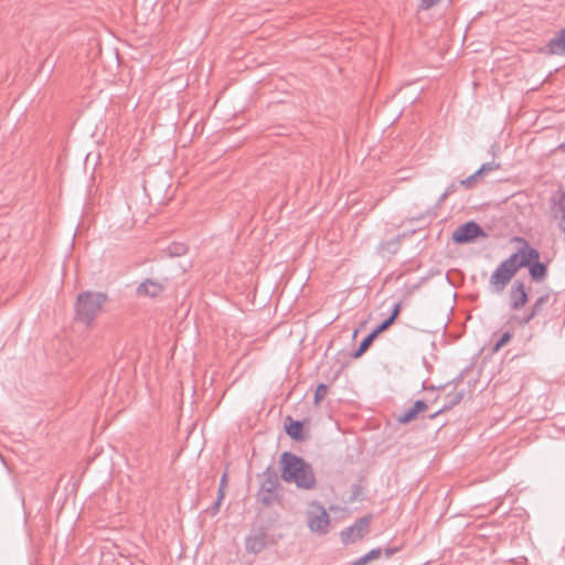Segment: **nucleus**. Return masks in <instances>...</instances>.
I'll list each match as a JSON object with an SVG mask.
<instances>
[{
    "label": "nucleus",
    "instance_id": "obj_1",
    "mask_svg": "<svg viewBox=\"0 0 565 565\" xmlns=\"http://www.w3.org/2000/svg\"><path fill=\"white\" fill-rule=\"evenodd\" d=\"M281 478L300 489L311 490L316 487V476L311 465L288 451L281 455Z\"/></svg>",
    "mask_w": 565,
    "mask_h": 565
},
{
    "label": "nucleus",
    "instance_id": "obj_2",
    "mask_svg": "<svg viewBox=\"0 0 565 565\" xmlns=\"http://www.w3.org/2000/svg\"><path fill=\"white\" fill-rule=\"evenodd\" d=\"M106 301L102 292L85 291L77 296L75 305L76 318L90 326Z\"/></svg>",
    "mask_w": 565,
    "mask_h": 565
},
{
    "label": "nucleus",
    "instance_id": "obj_3",
    "mask_svg": "<svg viewBox=\"0 0 565 565\" xmlns=\"http://www.w3.org/2000/svg\"><path fill=\"white\" fill-rule=\"evenodd\" d=\"M525 260L522 258V249L513 253L492 273L490 282H509L513 275L523 267Z\"/></svg>",
    "mask_w": 565,
    "mask_h": 565
},
{
    "label": "nucleus",
    "instance_id": "obj_4",
    "mask_svg": "<svg viewBox=\"0 0 565 565\" xmlns=\"http://www.w3.org/2000/svg\"><path fill=\"white\" fill-rule=\"evenodd\" d=\"M307 522L310 531L326 534L329 530L330 518L322 504L312 501L308 505Z\"/></svg>",
    "mask_w": 565,
    "mask_h": 565
},
{
    "label": "nucleus",
    "instance_id": "obj_5",
    "mask_svg": "<svg viewBox=\"0 0 565 565\" xmlns=\"http://www.w3.org/2000/svg\"><path fill=\"white\" fill-rule=\"evenodd\" d=\"M524 247L522 248V258H525L523 267L529 268L531 278L539 282L546 277L547 267L544 263L540 262V253L537 249L530 247L525 241Z\"/></svg>",
    "mask_w": 565,
    "mask_h": 565
},
{
    "label": "nucleus",
    "instance_id": "obj_6",
    "mask_svg": "<svg viewBox=\"0 0 565 565\" xmlns=\"http://www.w3.org/2000/svg\"><path fill=\"white\" fill-rule=\"evenodd\" d=\"M279 480L275 472L267 471L265 478L260 483L258 491V500L265 504L270 505L278 500Z\"/></svg>",
    "mask_w": 565,
    "mask_h": 565
},
{
    "label": "nucleus",
    "instance_id": "obj_7",
    "mask_svg": "<svg viewBox=\"0 0 565 565\" xmlns=\"http://www.w3.org/2000/svg\"><path fill=\"white\" fill-rule=\"evenodd\" d=\"M479 236L487 237L488 235L477 222L468 221L452 232L451 238L457 244H467Z\"/></svg>",
    "mask_w": 565,
    "mask_h": 565
},
{
    "label": "nucleus",
    "instance_id": "obj_8",
    "mask_svg": "<svg viewBox=\"0 0 565 565\" xmlns=\"http://www.w3.org/2000/svg\"><path fill=\"white\" fill-rule=\"evenodd\" d=\"M370 523L371 516H363L359 519L354 524L341 532L342 542L344 544H349L363 537L369 531Z\"/></svg>",
    "mask_w": 565,
    "mask_h": 565
},
{
    "label": "nucleus",
    "instance_id": "obj_9",
    "mask_svg": "<svg viewBox=\"0 0 565 565\" xmlns=\"http://www.w3.org/2000/svg\"><path fill=\"white\" fill-rule=\"evenodd\" d=\"M189 246L182 242H172L161 250L163 266H172L178 258L188 257Z\"/></svg>",
    "mask_w": 565,
    "mask_h": 565
},
{
    "label": "nucleus",
    "instance_id": "obj_10",
    "mask_svg": "<svg viewBox=\"0 0 565 565\" xmlns=\"http://www.w3.org/2000/svg\"><path fill=\"white\" fill-rule=\"evenodd\" d=\"M552 213L558 230L565 235V189L555 193Z\"/></svg>",
    "mask_w": 565,
    "mask_h": 565
},
{
    "label": "nucleus",
    "instance_id": "obj_11",
    "mask_svg": "<svg viewBox=\"0 0 565 565\" xmlns=\"http://www.w3.org/2000/svg\"><path fill=\"white\" fill-rule=\"evenodd\" d=\"M542 52L561 55L565 53V29H562L557 34L550 39Z\"/></svg>",
    "mask_w": 565,
    "mask_h": 565
},
{
    "label": "nucleus",
    "instance_id": "obj_12",
    "mask_svg": "<svg viewBox=\"0 0 565 565\" xmlns=\"http://www.w3.org/2000/svg\"><path fill=\"white\" fill-rule=\"evenodd\" d=\"M169 270V275L164 276V280L175 279L182 276L189 268L192 267V259L189 257L178 258L172 266H163Z\"/></svg>",
    "mask_w": 565,
    "mask_h": 565
},
{
    "label": "nucleus",
    "instance_id": "obj_13",
    "mask_svg": "<svg viewBox=\"0 0 565 565\" xmlns=\"http://www.w3.org/2000/svg\"><path fill=\"white\" fill-rule=\"evenodd\" d=\"M527 302V292L524 290V285H516L510 292L511 308L518 310Z\"/></svg>",
    "mask_w": 565,
    "mask_h": 565
},
{
    "label": "nucleus",
    "instance_id": "obj_14",
    "mask_svg": "<svg viewBox=\"0 0 565 565\" xmlns=\"http://www.w3.org/2000/svg\"><path fill=\"white\" fill-rule=\"evenodd\" d=\"M427 408V404L424 401H416L412 407L406 409L402 415L398 416L397 420L401 424H407L413 420L419 412Z\"/></svg>",
    "mask_w": 565,
    "mask_h": 565
},
{
    "label": "nucleus",
    "instance_id": "obj_15",
    "mask_svg": "<svg viewBox=\"0 0 565 565\" xmlns=\"http://www.w3.org/2000/svg\"><path fill=\"white\" fill-rule=\"evenodd\" d=\"M266 545L265 536L263 534L249 535L245 540V547L248 552L259 553Z\"/></svg>",
    "mask_w": 565,
    "mask_h": 565
},
{
    "label": "nucleus",
    "instance_id": "obj_16",
    "mask_svg": "<svg viewBox=\"0 0 565 565\" xmlns=\"http://www.w3.org/2000/svg\"><path fill=\"white\" fill-rule=\"evenodd\" d=\"M462 398H463L462 391L454 390V391L449 392L446 395V403L443 405V407L440 409H438L435 414H433L431 417L437 416L439 413H441L444 411L452 408L454 406L459 404Z\"/></svg>",
    "mask_w": 565,
    "mask_h": 565
},
{
    "label": "nucleus",
    "instance_id": "obj_17",
    "mask_svg": "<svg viewBox=\"0 0 565 565\" xmlns=\"http://www.w3.org/2000/svg\"><path fill=\"white\" fill-rule=\"evenodd\" d=\"M162 290V285H139L136 292L138 296L156 297Z\"/></svg>",
    "mask_w": 565,
    "mask_h": 565
},
{
    "label": "nucleus",
    "instance_id": "obj_18",
    "mask_svg": "<svg viewBox=\"0 0 565 565\" xmlns=\"http://www.w3.org/2000/svg\"><path fill=\"white\" fill-rule=\"evenodd\" d=\"M382 552L383 551L380 547L373 548L369 553L350 563L349 565H365L369 562L379 558L382 555Z\"/></svg>",
    "mask_w": 565,
    "mask_h": 565
},
{
    "label": "nucleus",
    "instance_id": "obj_19",
    "mask_svg": "<svg viewBox=\"0 0 565 565\" xmlns=\"http://www.w3.org/2000/svg\"><path fill=\"white\" fill-rule=\"evenodd\" d=\"M413 289L414 288H407L403 291V297L402 299L395 301L393 303V307H392V312L391 315L388 316L390 318H392L394 321L396 320V318L398 317L401 310H402V306H403V302L413 294Z\"/></svg>",
    "mask_w": 565,
    "mask_h": 565
},
{
    "label": "nucleus",
    "instance_id": "obj_20",
    "mask_svg": "<svg viewBox=\"0 0 565 565\" xmlns=\"http://www.w3.org/2000/svg\"><path fill=\"white\" fill-rule=\"evenodd\" d=\"M377 335L372 331L371 333H369L362 341L361 343L359 344L358 349L354 351V353L352 354L353 358H360L367 349L372 344V342L374 341V339L376 338Z\"/></svg>",
    "mask_w": 565,
    "mask_h": 565
},
{
    "label": "nucleus",
    "instance_id": "obj_21",
    "mask_svg": "<svg viewBox=\"0 0 565 565\" xmlns=\"http://www.w3.org/2000/svg\"><path fill=\"white\" fill-rule=\"evenodd\" d=\"M547 299H548V296H546V295H545V296H540V297L535 300V302H534V305H533V307H532V311H531V313H530V315H527V316L524 318L523 322H524V323H529V322H530V320H532L536 315H539V312L542 310V306L547 301Z\"/></svg>",
    "mask_w": 565,
    "mask_h": 565
},
{
    "label": "nucleus",
    "instance_id": "obj_22",
    "mask_svg": "<svg viewBox=\"0 0 565 565\" xmlns=\"http://www.w3.org/2000/svg\"><path fill=\"white\" fill-rule=\"evenodd\" d=\"M286 431H287V434H288L292 439H296V440H300V439H302V436H301V431H302V423H301V422H299V420L291 422V423L286 427Z\"/></svg>",
    "mask_w": 565,
    "mask_h": 565
},
{
    "label": "nucleus",
    "instance_id": "obj_23",
    "mask_svg": "<svg viewBox=\"0 0 565 565\" xmlns=\"http://www.w3.org/2000/svg\"><path fill=\"white\" fill-rule=\"evenodd\" d=\"M500 167H501V164L499 162L490 161V162H486V163L481 164V167L478 169V172L481 175H483L491 171L500 169Z\"/></svg>",
    "mask_w": 565,
    "mask_h": 565
},
{
    "label": "nucleus",
    "instance_id": "obj_24",
    "mask_svg": "<svg viewBox=\"0 0 565 565\" xmlns=\"http://www.w3.org/2000/svg\"><path fill=\"white\" fill-rule=\"evenodd\" d=\"M328 386L323 383L319 384L315 392V404H319L327 395Z\"/></svg>",
    "mask_w": 565,
    "mask_h": 565
},
{
    "label": "nucleus",
    "instance_id": "obj_25",
    "mask_svg": "<svg viewBox=\"0 0 565 565\" xmlns=\"http://www.w3.org/2000/svg\"><path fill=\"white\" fill-rule=\"evenodd\" d=\"M479 177H481V174H480V173L478 172V170H477L475 173H472V174H471V175H469L468 178H466V179L461 180V181L459 182V184H460L461 186H465L466 189H471V188L475 185V183H476V181H477V179H478Z\"/></svg>",
    "mask_w": 565,
    "mask_h": 565
},
{
    "label": "nucleus",
    "instance_id": "obj_26",
    "mask_svg": "<svg viewBox=\"0 0 565 565\" xmlns=\"http://www.w3.org/2000/svg\"><path fill=\"white\" fill-rule=\"evenodd\" d=\"M395 321L387 317L384 321H382L374 330L373 332L379 335L380 333L384 332L385 330H387Z\"/></svg>",
    "mask_w": 565,
    "mask_h": 565
},
{
    "label": "nucleus",
    "instance_id": "obj_27",
    "mask_svg": "<svg viewBox=\"0 0 565 565\" xmlns=\"http://www.w3.org/2000/svg\"><path fill=\"white\" fill-rule=\"evenodd\" d=\"M512 335L509 331L504 332L500 339L495 342L494 347H493V351L497 352L499 351L503 345H505L510 340H511Z\"/></svg>",
    "mask_w": 565,
    "mask_h": 565
},
{
    "label": "nucleus",
    "instance_id": "obj_28",
    "mask_svg": "<svg viewBox=\"0 0 565 565\" xmlns=\"http://www.w3.org/2000/svg\"><path fill=\"white\" fill-rule=\"evenodd\" d=\"M225 482H226V475H223L222 480H221V484H220V488H218V497H217V500L215 502V508L216 509L220 505V502H221V500L224 497V486H225Z\"/></svg>",
    "mask_w": 565,
    "mask_h": 565
},
{
    "label": "nucleus",
    "instance_id": "obj_29",
    "mask_svg": "<svg viewBox=\"0 0 565 565\" xmlns=\"http://www.w3.org/2000/svg\"><path fill=\"white\" fill-rule=\"evenodd\" d=\"M439 0H420V8L424 10H428L435 4L438 3Z\"/></svg>",
    "mask_w": 565,
    "mask_h": 565
},
{
    "label": "nucleus",
    "instance_id": "obj_30",
    "mask_svg": "<svg viewBox=\"0 0 565 565\" xmlns=\"http://www.w3.org/2000/svg\"><path fill=\"white\" fill-rule=\"evenodd\" d=\"M437 276L439 277V280H440V281L451 282V280H450V277H449V274H448V273H445V271L438 270V271H437Z\"/></svg>",
    "mask_w": 565,
    "mask_h": 565
},
{
    "label": "nucleus",
    "instance_id": "obj_31",
    "mask_svg": "<svg viewBox=\"0 0 565 565\" xmlns=\"http://www.w3.org/2000/svg\"><path fill=\"white\" fill-rule=\"evenodd\" d=\"M458 189V184L456 182H452L451 184H449L447 186V189L445 190L449 195L454 194Z\"/></svg>",
    "mask_w": 565,
    "mask_h": 565
},
{
    "label": "nucleus",
    "instance_id": "obj_32",
    "mask_svg": "<svg viewBox=\"0 0 565 565\" xmlns=\"http://www.w3.org/2000/svg\"><path fill=\"white\" fill-rule=\"evenodd\" d=\"M397 551H398V548H397V547H393V548H392V547H388V548H385V550H384V553H385L386 557H390V556H392V555H393L395 552H397Z\"/></svg>",
    "mask_w": 565,
    "mask_h": 565
},
{
    "label": "nucleus",
    "instance_id": "obj_33",
    "mask_svg": "<svg viewBox=\"0 0 565 565\" xmlns=\"http://www.w3.org/2000/svg\"><path fill=\"white\" fill-rule=\"evenodd\" d=\"M57 271L61 274V276L57 278L61 282L63 281L64 277H63V273H64V264H58L57 265Z\"/></svg>",
    "mask_w": 565,
    "mask_h": 565
},
{
    "label": "nucleus",
    "instance_id": "obj_34",
    "mask_svg": "<svg viewBox=\"0 0 565 565\" xmlns=\"http://www.w3.org/2000/svg\"><path fill=\"white\" fill-rule=\"evenodd\" d=\"M396 245H397V241H391V242L383 244L382 247L384 248L385 246L390 247V246H396Z\"/></svg>",
    "mask_w": 565,
    "mask_h": 565
},
{
    "label": "nucleus",
    "instance_id": "obj_35",
    "mask_svg": "<svg viewBox=\"0 0 565 565\" xmlns=\"http://www.w3.org/2000/svg\"><path fill=\"white\" fill-rule=\"evenodd\" d=\"M448 196H449V194L445 191V192L440 195V198H439L438 202H443V201H445Z\"/></svg>",
    "mask_w": 565,
    "mask_h": 565
},
{
    "label": "nucleus",
    "instance_id": "obj_36",
    "mask_svg": "<svg viewBox=\"0 0 565 565\" xmlns=\"http://www.w3.org/2000/svg\"><path fill=\"white\" fill-rule=\"evenodd\" d=\"M142 282L149 284V282H153V281L149 278H146Z\"/></svg>",
    "mask_w": 565,
    "mask_h": 565
}]
</instances>
